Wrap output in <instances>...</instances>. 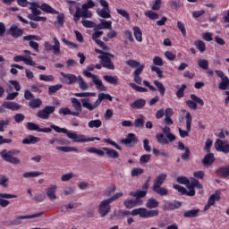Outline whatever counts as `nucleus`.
<instances>
[{
	"label": "nucleus",
	"mask_w": 229,
	"mask_h": 229,
	"mask_svg": "<svg viewBox=\"0 0 229 229\" xmlns=\"http://www.w3.org/2000/svg\"><path fill=\"white\" fill-rule=\"evenodd\" d=\"M66 3L69 4V12L71 15H74V12L78 9V7H76V2L72 0H68L66 1Z\"/></svg>",
	"instance_id": "6e6d98bb"
},
{
	"label": "nucleus",
	"mask_w": 229,
	"mask_h": 229,
	"mask_svg": "<svg viewBox=\"0 0 229 229\" xmlns=\"http://www.w3.org/2000/svg\"><path fill=\"white\" fill-rule=\"evenodd\" d=\"M37 142H40V138L35 136H29L22 140V144H37Z\"/></svg>",
	"instance_id": "c9c22d12"
},
{
	"label": "nucleus",
	"mask_w": 229,
	"mask_h": 229,
	"mask_svg": "<svg viewBox=\"0 0 229 229\" xmlns=\"http://www.w3.org/2000/svg\"><path fill=\"white\" fill-rule=\"evenodd\" d=\"M44 173L42 172H26L22 174L23 178H37L42 176Z\"/></svg>",
	"instance_id": "c03bdc74"
},
{
	"label": "nucleus",
	"mask_w": 229,
	"mask_h": 229,
	"mask_svg": "<svg viewBox=\"0 0 229 229\" xmlns=\"http://www.w3.org/2000/svg\"><path fill=\"white\" fill-rule=\"evenodd\" d=\"M154 85H155V87H157V89L161 96L165 95V87H164V84H162V82H160L158 81H154Z\"/></svg>",
	"instance_id": "37998d69"
},
{
	"label": "nucleus",
	"mask_w": 229,
	"mask_h": 229,
	"mask_svg": "<svg viewBox=\"0 0 229 229\" xmlns=\"http://www.w3.org/2000/svg\"><path fill=\"white\" fill-rule=\"evenodd\" d=\"M126 64L129 65V67H131L132 69H137V67H140V63L133 59H131L126 61Z\"/></svg>",
	"instance_id": "69168bd1"
},
{
	"label": "nucleus",
	"mask_w": 229,
	"mask_h": 229,
	"mask_svg": "<svg viewBox=\"0 0 229 229\" xmlns=\"http://www.w3.org/2000/svg\"><path fill=\"white\" fill-rule=\"evenodd\" d=\"M55 149L61 153H80V149L76 147H55Z\"/></svg>",
	"instance_id": "cd10ccee"
},
{
	"label": "nucleus",
	"mask_w": 229,
	"mask_h": 229,
	"mask_svg": "<svg viewBox=\"0 0 229 229\" xmlns=\"http://www.w3.org/2000/svg\"><path fill=\"white\" fill-rule=\"evenodd\" d=\"M2 106L6 108L7 110H12L13 112H17V110H21V106L16 102H4Z\"/></svg>",
	"instance_id": "393cba45"
},
{
	"label": "nucleus",
	"mask_w": 229,
	"mask_h": 229,
	"mask_svg": "<svg viewBox=\"0 0 229 229\" xmlns=\"http://www.w3.org/2000/svg\"><path fill=\"white\" fill-rule=\"evenodd\" d=\"M104 99H107V101H112L113 98L112 96H110V94L99 93L98 96V99L93 104L90 103V98H82L81 103L83 108H87V110L92 112V110H96V108H98V106L101 105Z\"/></svg>",
	"instance_id": "f03ea898"
},
{
	"label": "nucleus",
	"mask_w": 229,
	"mask_h": 229,
	"mask_svg": "<svg viewBox=\"0 0 229 229\" xmlns=\"http://www.w3.org/2000/svg\"><path fill=\"white\" fill-rule=\"evenodd\" d=\"M216 76L220 78L221 81L218 84V89L220 90H229V78L228 76L225 75V72L220 70L215 71Z\"/></svg>",
	"instance_id": "f8f14e48"
},
{
	"label": "nucleus",
	"mask_w": 229,
	"mask_h": 229,
	"mask_svg": "<svg viewBox=\"0 0 229 229\" xmlns=\"http://www.w3.org/2000/svg\"><path fill=\"white\" fill-rule=\"evenodd\" d=\"M131 108H133L134 110H140V108H144L146 106V100L142 98H139L132 102L130 105Z\"/></svg>",
	"instance_id": "bb28decb"
},
{
	"label": "nucleus",
	"mask_w": 229,
	"mask_h": 229,
	"mask_svg": "<svg viewBox=\"0 0 229 229\" xmlns=\"http://www.w3.org/2000/svg\"><path fill=\"white\" fill-rule=\"evenodd\" d=\"M103 150L106 151V155L109 157V158H119V152L116 150H114L109 148H103Z\"/></svg>",
	"instance_id": "f704fd0d"
},
{
	"label": "nucleus",
	"mask_w": 229,
	"mask_h": 229,
	"mask_svg": "<svg viewBox=\"0 0 229 229\" xmlns=\"http://www.w3.org/2000/svg\"><path fill=\"white\" fill-rule=\"evenodd\" d=\"M116 190H117V188L115 186H109L104 191V196L108 198V197H110L111 194H114V192H115Z\"/></svg>",
	"instance_id": "680f3d73"
},
{
	"label": "nucleus",
	"mask_w": 229,
	"mask_h": 229,
	"mask_svg": "<svg viewBox=\"0 0 229 229\" xmlns=\"http://www.w3.org/2000/svg\"><path fill=\"white\" fill-rule=\"evenodd\" d=\"M186 130H182V128H178L179 135L182 139H185V137H189V133H191V126H192V115L191 113H186Z\"/></svg>",
	"instance_id": "ddd939ff"
},
{
	"label": "nucleus",
	"mask_w": 229,
	"mask_h": 229,
	"mask_svg": "<svg viewBox=\"0 0 229 229\" xmlns=\"http://www.w3.org/2000/svg\"><path fill=\"white\" fill-rule=\"evenodd\" d=\"M159 203L157 199H149L147 201L146 207L147 208H157L158 207Z\"/></svg>",
	"instance_id": "603ef678"
},
{
	"label": "nucleus",
	"mask_w": 229,
	"mask_h": 229,
	"mask_svg": "<svg viewBox=\"0 0 229 229\" xmlns=\"http://www.w3.org/2000/svg\"><path fill=\"white\" fill-rule=\"evenodd\" d=\"M129 85L133 89V90H136V92H148V89L137 86V84L133 82H130Z\"/></svg>",
	"instance_id": "bf43d9fd"
},
{
	"label": "nucleus",
	"mask_w": 229,
	"mask_h": 229,
	"mask_svg": "<svg viewBox=\"0 0 229 229\" xmlns=\"http://www.w3.org/2000/svg\"><path fill=\"white\" fill-rule=\"evenodd\" d=\"M104 30H112V21L100 20Z\"/></svg>",
	"instance_id": "774afa93"
},
{
	"label": "nucleus",
	"mask_w": 229,
	"mask_h": 229,
	"mask_svg": "<svg viewBox=\"0 0 229 229\" xmlns=\"http://www.w3.org/2000/svg\"><path fill=\"white\" fill-rule=\"evenodd\" d=\"M89 128H101L103 126V122L101 120H91L88 123Z\"/></svg>",
	"instance_id": "79ce46f5"
},
{
	"label": "nucleus",
	"mask_w": 229,
	"mask_h": 229,
	"mask_svg": "<svg viewBox=\"0 0 229 229\" xmlns=\"http://www.w3.org/2000/svg\"><path fill=\"white\" fill-rule=\"evenodd\" d=\"M62 81L66 83V85H72V83H76L78 81V77L72 73H64L61 72Z\"/></svg>",
	"instance_id": "6ab92c4d"
},
{
	"label": "nucleus",
	"mask_w": 229,
	"mask_h": 229,
	"mask_svg": "<svg viewBox=\"0 0 229 229\" xmlns=\"http://www.w3.org/2000/svg\"><path fill=\"white\" fill-rule=\"evenodd\" d=\"M55 108L56 107L55 106H46L45 108L38 112V117H39V119L45 120L49 119V115H51V114L55 112Z\"/></svg>",
	"instance_id": "a211bd4d"
},
{
	"label": "nucleus",
	"mask_w": 229,
	"mask_h": 229,
	"mask_svg": "<svg viewBox=\"0 0 229 229\" xmlns=\"http://www.w3.org/2000/svg\"><path fill=\"white\" fill-rule=\"evenodd\" d=\"M98 58L101 60L102 67H106V69H109L110 71L115 69L114 64H112V58H115V55L106 52L105 54L98 55Z\"/></svg>",
	"instance_id": "1a4fd4ad"
},
{
	"label": "nucleus",
	"mask_w": 229,
	"mask_h": 229,
	"mask_svg": "<svg viewBox=\"0 0 229 229\" xmlns=\"http://www.w3.org/2000/svg\"><path fill=\"white\" fill-rule=\"evenodd\" d=\"M162 131L163 133H157L156 135V139L159 144H169V142L176 140V136L171 133V128L169 126H165Z\"/></svg>",
	"instance_id": "20e7f679"
},
{
	"label": "nucleus",
	"mask_w": 229,
	"mask_h": 229,
	"mask_svg": "<svg viewBox=\"0 0 229 229\" xmlns=\"http://www.w3.org/2000/svg\"><path fill=\"white\" fill-rule=\"evenodd\" d=\"M148 189H149V184L148 182H146L143 187H142V191H138L137 194H138V199L139 198H144V196H146L147 192H148Z\"/></svg>",
	"instance_id": "8fccbe9b"
},
{
	"label": "nucleus",
	"mask_w": 229,
	"mask_h": 229,
	"mask_svg": "<svg viewBox=\"0 0 229 229\" xmlns=\"http://www.w3.org/2000/svg\"><path fill=\"white\" fill-rule=\"evenodd\" d=\"M182 204L180 202H170L165 205V210H176V208H180Z\"/></svg>",
	"instance_id": "a18cd8bd"
},
{
	"label": "nucleus",
	"mask_w": 229,
	"mask_h": 229,
	"mask_svg": "<svg viewBox=\"0 0 229 229\" xmlns=\"http://www.w3.org/2000/svg\"><path fill=\"white\" fill-rule=\"evenodd\" d=\"M215 160H216V157H214V154L213 153H208L203 158L202 164H204V165H212V164H214Z\"/></svg>",
	"instance_id": "473e14b6"
},
{
	"label": "nucleus",
	"mask_w": 229,
	"mask_h": 229,
	"mask_svg": "<svg viewBox=\"0 0 229 229\" xmlns=\"http://www.w3.org/2000/svg\"><path fill=\"white\" fill-rule=\"evenodd\" d=\"M71 103L75 112H78L80 114V112H81L82 110L83 103L80 102V100H78V98H72Z\"/></svg>",
	"instance_id": "c756f323"
},
{
	"label": "nucleus",
	"mask_w": 229,
	"mask_h": 229,
	"mask_svg": "<svg viewBox=\"0 0 229 229\" xmlns=\"http://www.w3.org/2000/svg\"><path fill=\"white\" fill-rule=\"evenodd\" d=\"M81 17H82L84 19H90V17H92V12L89 11V9H87V8L81 7Z\"/></svg>",
	"instance_id": "5fc2aeb1"
},
{
	"label": "nucleus",
	"mask_w": 229,
	"mask_h": 229,
	"mask_svg": "<svg viewBox=\"0 0 229 229\" xmlns=\"http://www.w3.org/2000/svg\"><path fill=\"white\" fill-rule=\"evenodd\" d=\"M19 153H21V150L18 149H12L9 151L4 149L0 152V156L5 162H9V164H14V165H17V164H21V159L15 157V155H19Z\"/></svg>",
	"instance_id": "39448f33"
},
{
	"label": "nucleus",
	"mask_w": 229,
	"mask_h": 229,
	"mask_svg": "<svg viewBox=\"0 0 229 229\" xmlns=\"http://www.w3.org/2000/svg\"><path fill=\"white\" fill-rule=\"evenodd\" d=\"M6 35L13 37V38H21L24 35V30L19 27V23H13L6 30Z\"/></svg>",
	"instance_id": "9d476101"
},
{
	"label": "nucleus",
	"mask_w": 229,
	"mask_h": 229,
	"mask_svg": "<svg viewBox=\"0 0 229 229\" xmlns=\"http://www.w3.org/2000/svg\"><path fill=\"white\" fill-rule=\"evenodd\" d=\"M158 214L159 212L157 209L147 210L146 208H139L131 211V216H140V217H143L145 219L157 217Z\"/></svg>",
	"instance_id": "423d86ee"
},
{
	"label": "nucleus",
	"mask_w": 229,
	"mask_h": 229,
	"mask_svg": "<svg viewBox=\"0 0 229 229\" xmlns=\"http://www.w3.org/2000/svg\"><path fill=\"white\" fill-rule=\"evenodd\" d=\"M167 180V174H158L156 179L154 180V184L152 187H162L164 185V182Z\"/></svg>",
	"instance_id": "a878e982"
},
{
	"label": "nucleus",
	"mask_w": 229,
	"mask_h": 229,
	"mask_svg": "<svg viewBox=\"0 0 229 229\" xmlns=\"http://www.w3.org/2000/svg\"><path fill=\"white\" fill-rule=\"evenodd\" d=\"M144 15L148 17V19H151V21H157V19H158V14L153 11H146Z\"/></svg>",
	"instance_id": "13d9d810"
},
{
	"label": "nucleus",
	"mask_w": 229,
	"mask_h": 229,
	"mask_svg": "<svg viewBox=\"0 0 229 229\" xmlns=\"http://www.w3.org/2000/svg\"><path fill=\"white\" fill-rule=\"evenodd\" d=\"M97 13L98 15H99V17H102L103 19H110V17H112V15H110L109 9H98Z\"/></svg>",
	"instance_id": "ea45409f"
},
{
	"label": "nucleus",
	"mask_w": 229,
	"mask_h": 229,
	"mask_svg": "<svg viewBox=\"0 0 229 229\" xmlns=\"http://www.w3.org/2000/svg\"><path fill=\"white\" fill-rule=\"evenodd\" d=\"M194 46L199 49V53H205L207 46L202 40L194 41Z\"/></svg>",
	"instance_id": "a19ab883"
},
{
	"label": "nucleus",
	"mask_w": 229,
	"mask_h": 229,
	"mask_svg": "<svg viewBox=\"0 0 229 229\" xmlns=\"http://www.w3.org/2000/svg\"><path fill=\"white\" fill-rule=\"evenodd\" d=\"M194 187H197V189H203V185L199 183V181L193 179L191 181V184L187 185V189L189 191H187V189H185L183 186H180L179 184H174V189L178 191L181 194H186V196H195L196 191H194Z\"/></svg>",
	"instance_id": "7ed1b4c3"
},
{
	"label": "nucleus",
	"mask_w": 229,
	"mask_h": 229,
	"mask_svg": "<svg viewBox=\"0 0 229 229\" xmlns=\"http://www.w3.org/2000/svg\"><path fill=\"white\" fill-rule=\"evenodd\" d=\"M52 41L54 42V45H52L49 41L44 42L46 51H52L55 55H60V53H62V50L60 49V40H58V38L54 37Z\"/></svg>",
	"instance_id": "6e6552de"
},
{
	"label": "nucleus",
	"mask_w": 229,
	"mask_h": 229,
	"mask_svg": "<svg viewBox=\"0 0 229 229\" xmlns=\"http://www.w3.org/2000/svg\"><path fill=\"white\" fill-rule=\"evenodd\" d=\"M83 74L86 76V78L92 79L94 85H96L97 90H99L100 92H106V87L103 85V81L99 79V76L92 74L90 72L86 70L83 71Z\"/></svg>",
	"instance_id": "0eeeda50"
},
{
	"label": "nucleus",
	"mask_w": 229,
	"mask_h": 229,
	"mask_svg": "<svg viewBox=\"0 0 229 229\" xmlns=\"http://www.w3.org/2000/svg\"><path fill=\"white\" fill-rule=\"evenodd\" d=\"M133 33L137 42H142V31L139 27H133Z\"/></svg>",
	"instance_id": "49530a36"
},
{
	"label": "nucleus",
	"mask_w": 229,
	"mask_h": 229,
	"mask_svg": "<svg viewBox=\"0 0 229 229\" xmlns=\"http://www.w3.org/2000/svg\"><path fill=\"white\" fill-rule=\"evenodd\" d=\"M77 81L81 90H89V84L85 81L81 75L78 76Z\"/></svg>",
	"instance_id": "e433bc0d"
},
{
	"label": "nucleus",
	"mask_w": 229,
	"mask_h": 229,
	"mask_svg": "<svg viewBox=\"0 0 229 229\" xmlns=\"http://www.w3.org/2000/svg\"><path fill=\"white\" fill-rule=\"evenodd\" d=\"M29 106L33 109L40 108L42 106V100L40 98H32L29 103Z\"/></svg>",
	"instance_id": "58836bf2"
},
{
	"label": "nucleus",
	"mask_w": 229,
	"mask_h": 229,
	"mask_svg": "<svg viewBox=\"0 0 229 229\" xmlns=\"http://www.w3.org/2000/svg\"><path fill=\"white\" fill-rule=\"evenodd\" d=\"M219 199H221V196L219 195V193L216 192L213 195H211L208 200V204L204 208V210H208V208L215 205L216 201H219Z\"/></svg>",
	"instance_id": "b1692460"
},
{
	"label": "nucleus",
	"mask_w": 229,
	"mask_h": 229,
	"mask_svg": "<svg viewBox=\"0 0 229 229\" xmlns=\"http://www.w3.org/2000/svg\"><path fill=\"white\" fill-rule=\"evenodd\" d=\"M198 64L200 69H204V71H207V69H208V61L207 59H200L199 60Z\"/></svg>",
	"instance_id": "338daca9"
},
{
	"label": "nucleus",
	"mask_w": 229,
	"mask_h": 229,
	"mask_svg": "<svg viewBox=\"0 0 229 229\" xmlns=\"http://www.w3.org/2000/svg\"><path fill=\"white\" fill-rule=\"evenodd\" d=\"M104 80L107 83H111V85H117L119 83V80L117 79V77H114L111 75L104 76Z\"/></svg>",
	"instance_id": "09e8293b"
},
{
	"label": "nucleus",
	"mask_w": 229,
	"mask_h": 229,
	"mask_svg": "<svg viewBox=\"0 0 229 229\" xmlns=\"http://www.w3.org/2000/svg\"><path fill=\"white\" fill-rule=\"evenodd\" d=\"M152 189L154 192H157L159 196H167V194H169V191L162 186L152 187Z\"/></svg>",
	"instance_id": "4c0bfd02"
},
{
	"label": "nucleus",
	"mask_w": 229,
	"mask_h": 229,
	"mask_svg": "<svg viewBox=\"0 0 229 229\" xmlns=\"http://www.w3.org/2000/svg\"><path fill=\"white\" fill-rule=\"evenodd\" d=\"M112 204L108 199L102 200L98 205V214L101 217H105L110 214V210H112Z\"/></svg>",
	"instance_id": "9b49d317"
},
{
	"label": "nucleus",
	"mask_w": 229,
	"mask_h": 229,
	"mask_svg": "<svg viewBox=\"0 0 229 229\" xmlns=\"http://www.w3.org/2000/svg\"><path fill=\"white\" fill-rule=\"evenodd\" d=\"M103 35V31L101 30H95V32L92 34V39L105 51H108V47L105 44V42L99 40V37Z\"/></svg>",
	"instance_id": "aec40b11"
},
{
	"label": "nucleus",
	"mask_w": 229,
	"mask_h": 229,
	"mask_svg": "<svg viewBox=\"0 0 229 229\" xmlns=\"http://www.w3.org/2000/svg\"><path fill=\"white\" fill-rule=\"evenodd\" d=\"M52 130H55L57 133H65L68 139H71L73 142H94V140H101L98 137L89 138L85 134H78V132H72L65 128L59 127L57 125H51Z\"/></svg>",
	"instance_id": "f257e3e1"
},
{
	"label": "nucleus",
	"mask_w": 229,
	"mask_h": 229,
	"mask_svg": "<svg viewBox=\"0 0 229 229\" xmlns=\"http://www.w3.org/2000/svg\"><path fill=\"white\" fill-rule=\"evenodd\" d=\"M88 153H94L95 155H98V157H105V152L101 149L97 148L91 147L86 149Z\"/></svg>",
	"instance_id": "3c124183"
},
{
	"label": "nucleus",
	"mask_w": 229,
	"mask_h": 229,
	"mask_svg": "<svg viewBox=\"0 0 229 229\" xmlns=\"http://www.w3.org/2000/svg\"><path fill=\"white\" fill-rule=\"evenodd\" d=\"M13 62H24L26 65H31L32 67H35L37 64L35 61H33V57L31 56H25V55H16L13 57Z\"/></svg>",
	"instance_id": "412c9836"
},
{
	"label": "nucleus",
	"mask_w": 229,
	"mask_h": 229,
	"mask_svg": "<svg viewBox=\"0 0 229 229\" xmlns=\"http://www.w3.org/2000/svg\"><path fill=\"white\" fill-rule=\"evenodd\" d=\"M199 212H201V210H199V208L190 209V210L184 211L183 216L184 217H198V216H199Z\"/></svg>",
	"instance_id": "72a5a7b5"
},
{
	"label": "nucleus",
	"mask_w": 229,
	"mask_h": 229,
	"mask_svg": "<svg viewBox=\"0 0 229 229\" xmlns=\"http://www.w3.org/2000/svg\"><path fill=\"white\" fill-rule=\"evenodd\" d=\"M191 100H187L186 101V105L191 110H197L198 109V105L196 103L200 105V106H203V105H205V102L203 101V99L199 98V97H198L194 94L191 95Z\"/></svg>",
	"instance_id": "2eb2a0df"
},
{
	"label": "nucleus",
	"mask_w": 229,
	"mask_h": 229,
	"mask_svg": "<svg viewBox=\"0 0 229 229\" xmlns=\"http://www.w3.org/2000/svg\"><path fill=\"white\" fill-rule=\"evenodd\" d=\"M215 148L216 151H221L222 153H229V144L226 141L221 140H216L215 142Z\"/></svg>",
	"instance_id": "4be33fe9"
},
{
	"label": "nucleus",
	"mask_w": 229,
	"mask_h": 229,
	"mask_svg": "<svg viewBox=\"0 0 229 229\" xmlns=\"http://www.w3.org/2000/svg\"><path fill=\"white\" fill-rule=\"evenodd\" d=\"M62 84H57V85H53V86H50L48 87V94L50 96H53V94H56V92L58 90H60V89H62Z\"/></svg>",
	"instance_id": "864d4df0"
},
{
	"label": "nucleus",
	"mask_w": 229,
	"mask_h": 229,
	"mask_svg": "<svg viewBox=\"0 0 229 229\" xmlns=\"http://www.w3.org/2000/svg\"><path fill=\"white\" fill-rule=\"evenodd\" d=\"M40 10H42V12H45L46 13H53L54 15H58V12L47 4H42L40 5Z\"/></svg>",
	"instance_id": "2f4dec72"
},
{
	"label": "nucleus",
	"mask_w": 229,
	"mask_h": 229,
	"mask_svg": "<svg viewBox=\"0 0 229 229\" xmlns=\"http://www.w3.org/2000/svg\"><path fill=\"white\" fill-rule=\"evenodd\" d=\"M124 207H126L127 208H133L134 207H137V205L139 204V200L137 199H127L124 200L123 202Z\"/></svg>",
	"instance_id": "de8ad7c7"
},
{
	"label": "nucleus",
	"mask_w": 229,
	"mask_h": 229,
	"mask_svg": "<svg viewBox=\"0 0 229 229\" xmlns=\"http://www.w3.org/2000/svg\"><path fill=\"white\" fill-rule=\"evenodd\" d=\"M60 115H73L74 117L80 116L79 112H72L69 107H61L59 109Z\"/></svg>",
	"instance_id": "7c9ffc66"
},
{
	"label": "nucleus",
	"mask_w": 229,
	"mask_h": 229,
	"mask_svg": "<svg viewBox=\"0 0 229 229\" xmlns=\"http://www.w3.org/2000/svg\"><path fill=\"white\" fill-rule=\"evenodd\" d=\"M27 129L30 131H38V130H40V127H38V125L34 123L29 122L27 123Z\"/></svg>",
	"instance_id": "0e129e2a"
},
{
	"label": "nucleus",
	"mask_w": 229,
	"mask_h": 229,
	"mask_svg": "<svg viewBox=\"0 0 229 229\" xmlns=\"http://www.w3.org/2000/svg\"><path fill=\"white\" fill-rule=\"evenodd\" d=\"M17 198V195L10 194V193H0V207L2 208H6L8 205H10V200Z\"/></svg>",
	"instance_id": "f3484780"
},
{
	"label": "nucleus",
	"mask_w": 229,
	"mask_h": 229,
	"mask_svg": "<svg viewBox=\"0 0 229 229\" xmlns=\"http://www.w3.org/2000/svg\"><path fill=\"white\" fill-rule=\"evenodd\" d=\"M56 189H58V187L55 184L47 188L46 194L50 201H55L57 199L58 197H56Z\"/></svg>",
	"instance_id": "5701e85b"
},
{
	"label": "nucleus",
	"mask_w": 229,
	"mask_h": 229,
	"mask_svg": "<svg viewBox=\"0 0 229 229\" xmlns=\"http://www.w3.org/2000/svg\"><path fill=\"white\" fill-rule=\"evenodd\" d=\"M42 216H44V212H39L33 215L20 216L13 220L11 222V225H13V226H17L19 225H22V219H35L37 217H42Z\"/></svg>",
	"instance_id": "4468645a"
},
{
	"label": "nucleus",
	"mask_w": 229,
	"mask_h": 229,
	"mask_svg": "<svg viewBox=\"0 0 229 229\" xmlns=\"http://www.w3.org/2000/svg\"><path fill=\"white\" fill-rule=\"evenodd\" d=\"M23 40L29 41V46L32 49H34V51L38 52V43H37L33 40L40 41V40H42V38H40L37 35H28V36L23 37Z\"/></svg>",
	"instance_id": "dca6fc26"
},
{
	"label": "nucleus",
	"mask_w": 229,
	"mask_h": 229,
	"mask_svg": "<svg viewBox=\"0 0 229 229\" xmlns=\"http://www.w3.org/2000/svg\"><path fill=\"white\" fill-rule=\"evenodd\" d=\"M149 160H151V155H149V154L142 155L140 157V164L144 165L145 164H148V162H149Z\"/></svg>",
	"instance_id": "e2e57ef3"
},
{
	"label": "nucleus",
	"mask_w": 229,
	"mask_h": 229,
	"mask_svg": "<svg viewBox=\"0 0 229 229\" xmlns=\"http://www.w3.org/2000/svg\"><path fill=\"white\" fill-rule=\"evenodd\" d=\"M122 142L126 146H131L137 142V137L133 133H129L126 139L122 140Z\"/></svg>",
	"instance_id": "c85d7f7f"
},
{
	"label": "nucleus",
	"mask_w": 229,
	"mask_h": 229,
	"mask_svg": "<svg viewBox=\"0 0 229 229\" xmlns=\"http://www.w3.org/2000/svg\"><path fill=\"white\" fill-rule=\"evenodd\" d=\"M135 128H144V115L140 114V118L134 121Z\"/></svg>",
	"instance_id": "4d7b16f0"
},
{
	"label": "nucleus",
	"mask_w": 229,
	"mask_h": 229,
	"mask_svg": "<svg viewBox=\"0 0 229 229\" xmlns=\"http://www.w3.org/2000/svg\"><path fill=\"white\" fill-rule=\"evenodd\" d=\"M219 176H222V178H226V176H229V166L222 167L218 170Z\"/></svg>",
	"instance_id": "052dcab7"
}]
</instances>
